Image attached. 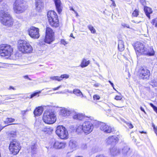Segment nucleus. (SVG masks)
I'll list each match as a JSON object with an SVG mask.
<instances>
[{"label": "nucleus", "instance_id": "obj_1", "mask_svg": "<svg viewBox=\"0 0 157 157\" xmlns=\"http://www.w3.org/2000/svg\"><path fill=\"white\" fill-rule=\"evenodd\" d=\"M134 48L137 56L140 55L151 56L154 55L155 52L153 49L151 47L147 48L145 47L144 44L138 42L135 44Z\"/></svg>", "mask_w": 157, "mask_h": 157}, {"label": "nucleus", "instance_id": "obj_2", "mask_svg": "<svg viewBox=\"0 0 157 157\" xmlns=\"http://www.w3.org/2000/svg\"><path fill=\"white\" fill-rule=\"evenodd\" d=\"M0 21L2 24L8 27L12 26L13 23V19L10 14L2 11L0 13Z\"/></svg>", "mask_w": 157, "mask_h": 157}, {"label": "nucleus", "instance_id": "obj_3", "mask_svg": "<svg viewBox=\"0 0 157 157\" xmlns=\"http://www.w3.org/2000/svg\"><path fill=\"white\" fill-rule=\"evenodd\" d=\"M26 8L25 2L23 0H16L13 4V10L17 13H20L24 12Z\"/></svg>", "mask_w": 157, "mask_h": 157}, {"label": "nucleus", "instance_id": "obj_4", "mask_svg": "<svg viewBox=\"0 0 157 157\" xmlns=\"http://www.w3.org/2000/svg\"><path fill=\"white\" fill-rule=\"evenodd\" d=\"M19 50L24 53H31L33 48L30 44L24 40H19L18 45Z\"/></svg>", "mask_w": 157, "mask_h": 157}, {"label": "nucleus", "instance_id": "obj_5", "mask_svg": "<svg viewBox=\"0 0 157 157\" xmlns=\"http://www.w3.org/2000/svg\"><path fill=\"white\" fill-rule=\"evenodd\" d=\"M43 120L46 124H53L56 121V115L53 112L50 111H46L43 114Z\"/></svg>", "mask_w": 157, "mask_h": 157}, {"label": "nucleus", "instance_id": "obj_6", "mask_svg": "<svg viewBox=\"0 0 157 157\" xmlns=\"http://www.w3.org/2000/svg\"><path fill=\"white\" fill-rule=\"evenodd\" d=\"M47 16L49 24L56 27L59 26V21L58 16L53 11H49L48 12Z\"/></svg>", "mask_w": 157, "mask_h": 157}, {"label": "nucleus", "instance_id": "obj_7", "mask_svg": "<svg viewBox=\"0 0 157 157\" xmlns=\"http://www.w3.org/2000/svg\"><path fill=\"white\" fill-rule=\"evenodd\" d=\"M13 49L12 47L6 44H3L0 45V53L2 56H10L12 54Z\"/></svg>", "mask_w": 157, "mask_h": 157}, {"label": "nucleus", "instance_id": "obj_8", "mask_svg": "<svg viewBox=\"0 0 157 157\" xmlns=\"http://www.w3.org/2000/svg\"><path fill=\"white\" fill-rule=\"evenodd\" d=\"M56 132L57 135L61 139H66L68 133L65 128L62 126H58L56 128Z\"/></svg>", "mask_w": 157, "mask_h": 157}, {"label": "nucleus", "instance_id": "obj_9", "mask_svg": "<svg viewBox=\"0 0 157 157\" xmlns=\"http://www.w3.org/2000/svg\"><path fill=\"white\" fill-rule=\"evenodd\" d=\"M39 29L34 26L31 27L28 30V32L29 36L33 39H38L40 36L39 33Z\"/></svg>", "mask_w": 157, "mask_h": 157}, {"label": "nucleus", "instance_id": "obj_10", "mask_svg": "<svg viewBox=\"0 0 157 157\" xmlns=\"http://www.w3.org/2000/svg\"><path fill=\"white\" fill-rule=\"evenodd\" d=\"M83 132L86 135L91 132L94 128L93 124L88 121H86L82 124Z\"/></svg>", "mask_w": 157, "mask_h": 157}, {"label": "nucleus", "instance_id": "obj_11", "mask_svg": "<svg viewBox=\"0 0 157 157\" xmlns=\"http://www.w3.org/2000/svg\"><path fill=\"white\" fill-rule=\"evenodd\" d=\"M140 78L143 79H148L150 76V72L149 70L145 68H141L140 71Z\"/></svg>", "mask_w": 157, "mask_h": 157}, {"label": "nucleus", "instance_id": "obj_12", "mask_svg": "<svg viewBox=\"0 0 157 157\" xmlns=\"http://www.w3.org/2000/svg\"><path fill=\"white\" fill-rule=\"evenodd\" d=\"M100 128L101 130L107 133H110L114 130L113 128L104 123H101L100 124Z\"/></svg>", "mask_w": 157, "mask_h": 157}, {"label": "nucleus", "instance_id": "obj_13", "mask_svg": "<svg viewBox=\"0 0 157 157\" xmlns=\"http://www.w3.org/2000/svg\"><path fill=\"white\" fill-rule=\"evenodd\" d=\"M118 142V138L116 136H110L106 139V143L112 146H114Z\"/></svg>", "mask_w": 157, "mask_h": 157}, {"label": "nucleus", "instance_id": "obj_14", "mask_svg": "<svg viewBox=\"0 0 157 157\" xmlns=\"http://www.w3.org/2000/svg\"><path fill=\"white\" fill-rule=\"evenodd\" d=\"M74 112V110L70 109L62 108L60 110V114L63 117H66Z\"/></svg>", "mask_w": 157, "mask_h": 157}, {"label": "nucleus", "instance_id": "obj_15", "mask_svg": "<svg viewBox=\"0 0 157 157\" xmlns=\"http://www.w3.org/2000/svg\"><path fill=\"white\" fill-rule=\"evenodd\" d=\"M69 75L66 74L63 75L60 77L58 76H54L50 77L51 79L53 80H57L58 81H60L63 78H69Z\"/></svg>", "mask_w": 157, "mask_h": 157}, {"label": "nucleus", "instance_id": "obj_16", "mask_svg": "<svg viewBox=\"0 0 157 157\" xmlns=\"http://www.w3.org/2000/svg\"><path fill=\"white\" fill-rule=\"evenodd\" d=\"M35 1L36 9L39 11H40L43 8V0H35Z\"/></svg>", "mask_w": 157, "mask_h": 157}, {"label": "nucleus", "instance_id": "obj_17", "mask_svg": "<svg viewBox=\"0 0 157 157\" xmlns=\"http://www.w3.org/2000/svg\"><path fill=\"white\" fill-rule=\"evenodd\" d=\"M56 9L58 13L60 14L62 11V6L60 0H54Z\"/></svg>", "mask_w": 157, "mask_h": 157}, {"label": "nucleus", "instance_id": "obj_18", "mask_svg": "<svg viewBox=\"0 0 157 157\" xmlns=\"http://www.w3.org/2000/svg\"><path fill=\"white\" fill-rule=\"evenodd\" d=\"M19 142L16 139H14L10 142L9 147H19Z\"/></svg>", "mask_w": 157, "mask_h": 157}, {"label": "nucleus", "instance_id": "obj_19", "mask_svg": "<svg viewBox=\"0 0 157 157\" xmlns=\"http://www.w3.org/2000/svg\"><path fill=\"white\" fill-rule=\"evenodd\" d=\"M74 112L71 114L74 115L73 117L74 119L81 120L84 117L82 114L76 113L74 110Z\"/></svg>", "mask_w": 157, "mask_h": 157}, {"label": "nucleus", "instance_id": "obj_20", "mask_svg": "<svg viewBox=\"0 0 157 157\" xmlns=\"http://www.w3.org/2000/svg\"><path fill=\"white\" fill-rule=\"evenodd\" d=\"M144 10L145 14L149 19L150 18V14L152 13V10L151 9L147 6H144Z\"/></svg>", "mask_w": 157, "mask_h": 157}, {"label": "nucleus", "instance_id": "obj_21", "mask_svg": "<svg viewBox=\"0 0 157 157\" xmlns=\"http://www.w3.org/2000/svg\"><path fill=\"white\" fill-rule=\"evenodd\" d=\"M43 111V108L41 107H38L36 108L34 111V113L35 116H38L41 115Z\"/></svg>", "mask_w": 157, "mask_h": 157}, {"label": "nucleus", "instance_id": "obj_22", "mask_svg": "<svg viewBox=\"0 0 157 157\" xmlns=\"http://www.w3.org/2000/svg\"><path fill=\"white\" fill-rule=\"evenodd\" d=\"M54 36L45 35L44 42L48 44H50L54 41Z\"/></svg>", "mask_w": 157, "mask_h": 157}, {"label": "nucleus", "instance_id": "obj_23", "mask_svg": "<svg viewBox=\"0 0 157 157\" xmlns=\"http://www.w3.org/2000/svg\"><path fill=\"white\" fill-rule=\"evenodd\" d=\"M119 153V150L117 148H111L110 149V153L113 156L117 155Z\"/></svg>", "mask_w": 157, "mask_h": 157}, {"label": "nucleus", "instance_id": "obj_24", "mask_svg": "<svg viewBox=\"0 0 157 157\" xmlns=\"http://www.w3.org/2000/svg\"><path fill=\"white\" fill-rule=\"evenodd\" d=\"M66 146L65 143L58 141H56L54 144V147H65Z\"/></svg>", "mask_w": 157, "mask_h": 157}, {"label": "nucleus", "instance_id": "obj_25", "mask_svg": "<svg viewBox=\"0 0 157 157\" xmlns=\"http://www.w3.org/2000/svg\"><path fill=\"white\" fill-rule=\"evenodd\" d=\"M73 93L76 95L78 97L81 98L83 97V94L80 90L78 89H74L73 91Z\"/></svg>", "mask_w": 157, "mask_h": 157}, {"label": "nucleus", "instance_id": "obj_26", "mask_svg": "<svg viewBox=\"0 0 157 157\" xmlns=\"http://www.w3.org/2000/svg\"><path fill=\"white\" fill-rule=\"evenodd\" d=\"M118 48L119 50L121 52L123 51L124 50V42L121 40H120L118 41Z\"/></svg>", "mask_w": 157, "mask_h": 157}, {"label": "nucleus", "instance_id": "obj_27", "mask_svg": "<svg viewBox=\"0 0 157 157\" xmlns=\"http://www.w3.org/2000/svg\"><path fill=\"white\" fill-rule=\"evenodd\" d=\"M54 32L52 29L49 27H47L46 31V35L54 36Z\"/></svg>", "mask_w": 157, "mask_h": 157}, {"label": "nucleus", "instance_id": "obj_28", "mask_svg": "<svg viewBox=\"0 0 157 157\" xmlns=\"http://www.w3.org/2000/svg\"><path fill=\"white\" fill-rule=\"evenodd\" d=\"M10 152L13 155H17L19 152L20 149L17 148L15 149V148H9Z\"/></svg>", "mask_w": 157, "mask_h": 157}, {"label": "nucleus", "instance_id": "obj_29", "mask_svg": "<svg viewBox=\"0 0 157 157\" xmlns=\"http://www.w3.org/2000/svg\"><path fill=\"white\" fill-rule=\"evenodd\" d=\"M7 135L10 138H15L17 136L16 131H11L8 132Z\"/></svg>", "mask_w": 157, "mask_h": 157}, {"label": "nucleus", "instance_id": "obj_30", "mask_svg": "<svg viewBox=\"0 0 157 157\" xmlns=\"http://www.w3.org/2000/svg\"><path fill=\"white\" fill-rule=\"evenodd\" d=\"M83 125H80L77 126L76 128V132L78 134H80L83 132Z\"/></svg>", "mask_w": 157, "mask_h": 157}, {"label": "nucleus", "instance_id": "obj_31", "mask_svg": "<svg viewBox=\"0 0 157 157\" xmlns=\"http://www.w3.org/2000/svg\"><path fill=\"white\" fill-rule=\"evenodd\" d=\"M90 63V61H86V59H83L81 65L82 67H84L87 66Z\"/></svg>", "mask_w": 157, "mask_h": 157}, {"label": "nucleus", "instance_id": "obj_32", "mask_svg": "<svg viewBox=\"0 0 157 157\" xmlns=\"http://www.w3.org/2000/svg\"><path fill=\"white\" fill-rule=\"evenodd\" d=\"M69 145L71 147H75L78 146V144L76 141L71 140L69 142Z\"/></svg>", "mask_w": 157, "mask_h": 157}, {"label": "nucleus", "instance_id": "obj_33", "mask_svg": "<svg viewBox=\"0 0 157 157\" xmlns=\"http://www.w3.org/2000/svg\"><path fill=\"white\" fill-rule=\"evenodd\" d=\"M9 8L8 6L6 4H5L3 5V6L2 7V9L0 11V13H1L2 11L4 12L5 13H8L7 11H8V9Z\"/></svg>", "mask_w": 157, "mask_h": 157}, {"label": "nucleus", "instance_id": "obj_34", "mask_svg": "<svg viewBox=\"0 0 157 157\" xmlns=\"http://www.w3.org/2000/svg\"><path fill=\"white\" fill-rule=\"evenodd\" d=\"M15 121V119L12 118H7L5 121L6 124H8L9 123H12Z\"/></svg>", "mask_w": 157, "mask_h": 157}, {"label": "nucleus", "instance_id": "obj_35", "mask_svg": "<svg viewBox=\"0 0 157 157\" xmlns=\"http://www.w3.org/2000/svg\"><path fill=\"white\" fill-rule=\"evenodd\" d=\"M151 85L153 86H157V78L152 80L151 82Z\"/></svg>", "mask_w": 157, "mask_h": 157}, {"label": "nucleus", "instance_id": "obj_36", "mask_svg": "<svg viewBox=\"0 0 157 157\" xmlns=\"http://www.w3.org/2000/svg\"><path fill=\"white\" fill-rule=\"evenodd\" d=\"M89 29L91 33H96V30L94 27L91 25H89L88 26Z\"/></svg>", "mask_w": 157, "mask_h": 157}, {"label": "nucleus", "instance_id": "obj_37", "mask_svg": "<svg viewBox=\"0 0 157 157\" xmlns=\"http://www.w3.org/2000/svg\"><path fill=\"white\" fill-rule=\"evenodd\" d=\"M139 11L137 10H135L132 13V15L133 17H137L139 15Z\"/></svg>", "mask_w": 157, "mask_h": 157}, {"label": "nucleus", "instance_id": "obj_38", "mask_svg": "<svg viewBox=\"0 0 157 157\" xmlns=\"http://www.w3.org/2000/svg\"><path fill=\"white\" fill-rule=\"evenodd\" d=\"M92 154H94L98 152L99 151L98 148H92Z\"/></svg>", "mask_w": 157, "mask_h": 157}, {"label": "nucleus", "instance_id": "obj_39", "mask_svg": "<svg viewBox=\"0 0 157 157\" xmlns=\"http://www.w3.org/2000/svg\"><path fill=\"white\" fill-rule=\"evenodd\" d=\"M129 149V148H123L122 149L123 153L124 154H126Z\"/></svg>", "mask_w": 157, "mask_h": 157}, {"label": "nucleus", "instance_id": "obj_40", "mask_svg": "<svg viewBox=\"0 0 157 157\" xmlns=\"http://www.w3.org/2000/svg\"><path fill=\"white\" fill-rule=\"evenodd\" d=\"M152 23L153 25H155V27H157V18L153 20Z\"/></svg>", "mask_w": 157, "mask_h": 157}, {"label": "nucleus", "instance_id": "obj_41", "mask_svg": "<svg viewBox=\"0 0 157 157\" xmlns=\"http://www.w3.org/2000/svg\"><path fill=\"white\" fill-rule=\"evenodd\" d=\"M40 92H41L40 91L39 92L34 93L33 94H31L30 97V98H32L34 96H36L37 95L39 94L40 93Z\"/></svg>", "mask_w": 157, "mask_h": 157}, {"label": "nucleus", "instance_id": "obj_42", "mask_svg": "<svg viewBox=\"0 0 157 157\" xmlns=\"http://www.w3.org/2000/svg\"><path fill=\"white\" fill-rule=\"evenodd\" d=\"M16 95H17V94H14V95H11L7 97V98H6V100H8L9 99H14V98L13 97H14Z\"/></svg>", "mask_w": 157, "mask_h": 157}, {"label": "nucleus", "instance_id": "obj_43", "mask_svg": "<svg viewBox=\"0 0 157 157\" xmlns=\"http://www.w3.org/2000/svg\"><path fill=\"white\" fill-rule=\"evenodd\" d=\"M152 126L153 127L154 131L155 132V133L156 134L157 136V127H155V125L154 124H152Z\"/></svg>", "mask_w": 157, "mask_h": 157}, {"label": "nucleus", "instance_id": "obj_44", "mask_svg": "<svg viewBox=\"0 0 157 157\" xmlns=\"http://www.w3.org/2000/svg\"><path fill=\"white\" fill-rule=\"evenodd\" d=\"M93 98L95 100H98L100 98V96L98 95H94V96H93Z\"/></svg>", "mask_w": 157, "mask_h": 157}, {"label": "nucleus", "instance_id": "obj_45", "mask_svg": "<svg viewBox=\"0 0 157 157\" xmlns=\"http://www.w3.org/2000/svg\"><path fill=\"white\" fill-rule=\"evenodd\" d=\"M140 2L144 7L146 4V2L145 0H140Z\"/></svg>", "mask_w": 157, "mask_h": 157}, {"label": "nucleus", "instance_id": "obj_46", "mask_svg": "<svg viewBox=\"0 0 157 157\" xmlns=\"http://www.w3.org/2000/svg\"><path fill=\"white\" fill-rule=\"evenodd\" d=\"M61 43L64 45H65L68 44V42L62 39L61 40Z\"/></svg>", "mask_w": 157, "mask_h": 157}, {"label": "nucleus", "instance_id": "obj_47", "mask_svg": "<svg viewBox=\"0 0 157 157\" xmlns=\"http://www.w3.org/2000/svg\"><path fill=\"white\" fill-rule=\"evenodd\" d=\"M126 124L130 128H132L133 127V125L130 123H127Z\"/></svg>", "mask_w": 157, "mask_h": 157}, {"label": "nucleus", "instance_id": "obj_48", "mask_svg": "<svg viewBox=\"0 0 157 157\" xmlns=\"http://www.w3.org/2000/svg\"><path fill=\"white\" fill-rule=\"evenodd\" d=\"M115 99L116 100H121L122 99V97L120 96H116Z\"/></svg>", "mask_w": 157, "mask_h": 157}, {"label": "nucleus", "instance_id": "obj_49", "mask_svg": "<svg viewBox=\"0 0 157 157\" xmlns=\"http://www.w3.org/2000/svg\"><path fill=\"white\" fill-rule=\"evenodd\" d=\"M124 27H126L127 28H129V26L128 25L126 24L125 23H122L121 24Z\"/></svg>", "mask_w": 157, "mask_h": 157}, {"label": "nucleus", "instance_id": "obj_50", "mask_svg": "<svg viewBox=\"0 0 157 157\" xmlns=\"http://www.w3.org/2000/svg\"><path fill=\"white\" fill-rule=\"evenodd\" d=\"M95 157H108L104 154H100L97 155Z\"/></svg>", "mask_w": 157, "mask_h": 157}, {"label": "nucleus", "instance_id": "obj_51", "mask_svg": "<svg viewBox=\"0 0 157 157\" xmlns=\"http://www.w3.org/2000/svg\"><path fill=\"white\" fill-rule=\"evenodd\" d=\"M28 111V109H26L25 110H23L21 111V113L22 115H24Z\"/></svg>", "mask_w": 157, "mask_h": 157}, {"label": "nucleus", "instance_id": "obj_52", "mask_svg": "<svg viewBox=\"0 0 157 157\" xmlns=\"http://www.w3.org/2000/svg\"><path fill=\"white\" fill-rule=\"evenodd\" d=\"M23 77L25 79H28L29 80H32V79L29 78L28 75H26L23 76Z\"/></svg>", "mask_w": 157, "mask_h": 157}, {"label": "nucleus", "instance_id": "obj_53", "mask_svg": "<svg viewBox=\"0 0 157 157\" xmlns=\"http://www.w3.org/2000/svg\"><path fill=\"white\" fill-rule=\"evenodd\" d=\"M8 89L9 90H10L11 89H12V90H15V89L14 87H13V86H10L9 87V88H8Z\"/></svg>", "mask_w": 157, "mask_h": 157}, {"label": "nucleus", "instance_id": "obj_54", "mask_svg": "<svg viewBox=\"0 0 157 157\" xmlns=\"http://www.w3.org/2000/svg\"><path fill=\"white\" fill-rule=\"evenodd\" d=\"M150 105L153 108V109L155 108V107H156V106L154 105L152 103H150Z\"/></svg>", "mask_w": 157, "mask_h": 157}, {"label": "nucleus", "instance_id": "obj_55", "mask_svg": "<svg viewBox=\"0 0 157 157\" xmlns=\"http://www.w3.org/2000/svg\"><path fill=\"white\" fill-rule=\"evenodd\" d=\"M61 87V86H60L58 87H56V88H53V90H58L60 87Z\"/></svg>", "mask_w": 157, "mask_h": 157}, {"label": "nucleus", "instance_id": "obj_56", "mask_svg": "<svg viewBox=\"0 0 157 157\" xmlns=\"http://www.w3.org/2000/svg\"><path fill=\"white\" fill-rule=\"evenodd\" d=\"M140 109L142 111L144 112L145 113H146V112H145V111L143 108L142 107H141Z\"/></svg>", "mask_w": 157, "mask_h": 157}, {"label": "nucleus", "instance_id": "obj_57", "mask_svg": "<svg viewBox=\"0 0 157 157\" xmlns=\"http://www.w3.org/2000/svg\"><path fill=\"white\" fill-rule=\"evenodd\" d=\"M109 83L113 87V89H114V87H113V84L112 83L111 81H109Z\"/></svg>", "mask_w": 157, "mask_h": 157}, {"label": "nucleus", "instance_id": "obj_58", "mask_svg": "<svg viewBox=\"0 0 157 157\" xmlns=\"http://www.w3.org/2000/svg\"><path fill=\"white\" fill-rule=\"evenodd\" d=\"M4 127L5 126L2 127V125H0V131L2 130Z\"/></svg>", "mask_w": 157, "mask_h": 157}, {"label": "nucleus", "instance_id": "obj_59", "mask_svg": "<svg viewBox=\"0 0 157 157\" xmlns=\"http://www.w3.org/2000/svg\"><path fill=\"white\" fill-rule=\"evenodd\" d=\"M154 110L157 113V107H156L154 109Z\"/></svg>", "mask_w": 157, "mask_h": 157}, {"label": "nucleus", "instance_id": "obj_60", "mask_svg": "<svg viewBox=\"0 0 157 157\" xmlns=\"http://www.w3.org/2000/svg\"><path fill=\"white\" fill-rule=\"evenodd\" d=\"M70 36L71 37H72V38H73L75 39V37L73 36V34L72 33H71L70 35Z\"/></svg>", "mask_w": 157, "mask_h": 157}, {"label": "nucleus", "instance_id": "obj_61", "mask_svg": "<svg viewBox=\"0 0 157 157\" xmlns=\"http://www.w3.org/2000/svg\"><path fill=\"white\" fill-rule=\"evenodd\" d=\"M112 4H113V6H115L116 4L114 2V1H113V3H112Z\"/></svg>", "mask_w": 157, "mask_h": 157}, {"label": "nucleus", "instance_id": "obj_62", "mask_svg": "<svg viewBox=\"0 0 157 157\" xmlns=\"http://www.w3.org/2000/svg\"><path fill=\"white\" fill-rule=\"evenodd\" d=\"M134 136H133V141H134V142H136V139H134Z\"/></svg>", "mask_w": 157, "mask_h": 157}, {"label": "nucleus", "instance_id": "obj_63", "mask_svg": "<svg viewBox=\"0 0 157 157\" xmlns=\"http://www.w3.org/2000/svg\"><path fill=\"white\" fill-rule=\"evenodd\" d=\"M132 21V22H133V23H139L140 22H140H135L134 21V20Z\"/></svg>", "mask_w": 157, "mask_h": 157}, {"label": "nucleus", "instance_id": "obj_64", "mask_svg": "<svg viewBox=\"0 0 157 157\" xmlns=\"http://www.w3.org/2000/svg\"><path fill=\"white\" fill-rule=\"evenodd\" d=\"M49 130H50L51 131H52L53 130L51 128H48V129H47V131H48Z\"/></svg>", "mask_w": 157, "mask_h": 157}]
</instances>
